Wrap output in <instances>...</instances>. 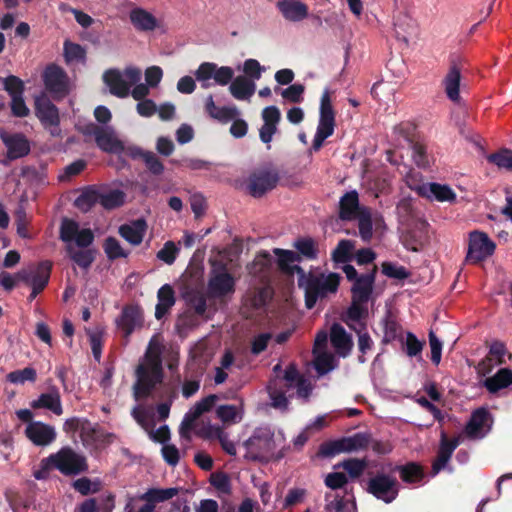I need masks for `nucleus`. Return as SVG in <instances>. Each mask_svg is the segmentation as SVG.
I'll use <instances>...</instances> for the list:
<instances>
[{
    "instance_id": "f257e3e1",
    "label": "nucleus",
    "mask_w": 512,
    "mask_h": 512,
    "mask_svg": "<svg viewBox=\"0 0 512 512\" xmlns=\"http://www.w3.org/2000/svg\"><path fill=\"white\" fill-rule=\"evenodd\" d=\"M161 355L162 344L156 336H153L143 360L136 369V382L133 386L136 400L148 396L158 384H161L163 379Z\"/></svg>"
},
{
    "instance_id": "f03ea898",
    "label": "nucleus",
    "mask_w": 512,
    "mask_h": 512,
    "mask_svg": "<svg viewBox=\"0 0 512 512\" xmlns=\"http://www.w3.org/2000/svg\"><path fill=\"white\" fill-rule=\"evenodd\" d=\"M267 390L271 400V406L286 410L288 401L294 395V391L299 398L308 399L312 391V385L308 379L301 377L294 365L288 366L282 377L276 376L270 380Z\"/></svg>"
},
{
    "instance_id": "7ed1b4c3",
    "label": "nucleus",
    "mask_w": 512,
    "mask_h": 512,
    "mask_svg": "<svg viewBox=\"0 0 512 512\" xmlns=\"http://www.w3.org/2000/svg\"><path fill=\"white\" fill-rule=\"evenodd\" d=\"M60 239L66 243L69 257L81 268L87 269L94 261V254L89 247L94 241V234L90 228H81L79 223L72 219H63L60 226Z\"/></svg>"
},
{
    "instance_id": "20e7f679",
    "label": "nucleus",
    "mask_w": 512,
    "mask_h": 512,
    "mask_svg": "<svg viewBox=\"0 0 512 512\" xmlns=\"http://www.w3.org/2000/svg\"><path fill=\"white\" fill-rule=\"evenodd\" d=\"M298 285L305 292V304L312 309L318 300L335 294L340 283V275L337 273H308L302 268H297Z\"/></svg>"
},
{
    "instance_id": "39448f33",
    "label": "nucleus",
    "mask_w": 512,
    "mask_h": 512,
    "mask_svg": "<svg viewBox=\"0 0 512 512\" xmlns=\"http://www.w3.org/2000/svg\"><path fill=\"white\" fill-rule=\"evenodd\" d=\"M282 440V434L276 436L269 426L257 427L253 434L244 442L245 458L249 460H263L273 453L277 442Z\"/></svg>"
},
{
    "instance_id": "423d86ee",
    "label": "nucleus",
    "mask_w": 512,
    "mask_h": 512,
    "mask_svg": "<svg viewBox=\"0 0 512 512\" xmlns=\"http://www.w3.org/2000/svg\"><path fill=\"white\" fill-rule=\"evenodd\" d=\"M42 466L45 469H57L64 475H77L88 469L86 458L70 447H63L42 459Z\"/></svg>"
},
{
    "instance_id": "0eeeda50",
    "label": "nucleus",
    "mask_w": 512,
    "mask_h": 512,
    "mask_svg": "<svg viewBox=\"0 0 512 512\" xmlns=\"http://www.w3.org/2000/svg\"><path fill=\"white\" fill-rule=\"evenodd\" d=\"M141 70L136 67H127L125 70L109 69L103 75V80L111 94L117 97H126L132 86L141 80Z\"/></svg>"
},
{
    "instance_id": "6e6552de",
    "label": "nucleus",
    "mask_w": 512,
    "mask_h": 512,
    "mask_svg": "<svg viewBox=\"0 0 512 512\" xmlns=\"http://www.w3.org/2000/svg\"><path fill=\"white\" fill-rule=\"evenodd\" d=\"M335 129V112L332 107L329 90L326 89L320 99L319 121L313 138L311 150L318 151L324 141L333 135Z\"/></svg>"
},
{
    "instance_id": "1a4fd4ad",
    "label": "nucleus",
    "mask_w": 512,
    "mask_h": 512,
    "mask_svg": "<svg viewBox=\"0 0 512 512\" xmlns=\"http://www.w3.org/2000/svg\"><path fill=\"white\" fill-rule=\"evenodd\" d=\"M496 249L495 242L482 231L469 233L468 251L465 261L470 264H478L491 257Z\"/></svg>"
},
{
    "instance_id": "9d476101",
    "label": "nucleus",
    "mask_w": 512,
    "mask_h": 512,
    "mask_svg": "<svg viewBox=\"0 0 512 512\" xmlns=\"http://www.w3.org/2000/svg\"><path fill=\"white\" fill-rule=\"evenodd\" d=\"M234 77V70L229 66H218L213 62H204L195 71V78L200 82L202 88H210L214 84L225 86Z\"/></svg>"
},
{
    "instance_id": "9b49d317",
    "label": "nucleus",
    "mask_w": 512,
    "mask_h": 512,
    "mask_svg": "<svg viewBox=\"0 0 512 512\" xmlns=\"http://www.w3.org/2000/svg\"><path fill=\"white\" fill-rule=\"evenodd\" d=\"M399 488L400 485L396 477L382 472L371 477L367 483V491L387 504L397 498Z\"/></svg>"
},
{
    "instance_id": "f8f14e48",
    "label": "nucleus",
    "mask_w": 512,
    "mask_h": 512,
    "mask_svg": "<svg viewBox=\"0 0 512 512\" xmlns=\"http://www.w3.org/2000/svg\"><path fill=\"white\" fill-rule=\"evenodd\" d=\"M43 82L46 90L57 100L64 98L72 89V83L64 69L55 64L45 68Z\"/></svg>"
},
{
    "instance_id": "ddd939ff",
    "label": "nucleus",
    "mask_w": 512,
    "mask_h": 512,
    "mask_svg": "<svg viewBox=\"0 0 512 512\" xmlns=\"http://www.w3.org/2000/svg\"><path fill=\"white\" fill-rule=\"evenodd\" d=\"M235 279L225 268L213 269L207 283V296L209 298H225L235 292Z\"/></svg>"
},
{
    "instance_id": "4468645a",
    "label": "nucleus",
    "mask_w": 512,
    "mask_h": 512,
    "mask_svg": "<svg viewBox=\"0 0 512 512\" xmlns=\"http://www.w3.org/2000/svg\"><path fill=\"white\" fill-rule=\"evenodd\" d=\"M328 334L320 331L315 337L313 355L314 367L319 375H325L336 367L334 355L327 351Z\"/></svg>"
},
{
    "instance_id": "2eb2a0df",
    "label": "nucleus",
    "mask_w": 512,
    "mask_h": 512,
    "mask_svg": "<svg viewBox=\"0 0 512 512\" xmlns=\"http://www.w3.org/2000/svg\"><path fill=\"white\" fill-rule=\"evenodd\" d=\"M24 434L37 447H48L57 438L56 428L42 421L30 422L26 425Z\"/></svg>"
},
{
    "instance_id": "dca6fc26",
    "label": "nucleus",
    "mask_w": 512,
    "mask_h": 512,
    "mask_svg": "<svg viewBox=\"0 0 512 512\" xmlns=\"http://www.w3.org/2000/svg\"><path fill=\"white\" fill-rule=\"evenodd\" d=\"M277 182L278 175L276 172L269 169H260L250 175L247 190L253 197H261L272 190Z\"/></svg>"
},
{
    "instance_id": "f3484780",
    "label": "nucleus",
    "mask_w": 512,
    "mask_h": 512,
    "mask_svg": "<svg viewBox=\"0 0 512 512\" xmlns=\"http://www.w3.org/2000/svg\"><path fill=\"white\" fill-rule=\"evenodd\" d=\"M91 134L97 146L104 152L120 154L124 152V143L118 138L112 126L94 127Z\"/></svg>"
},
{
    "instance_id": "a211bd4d",
    "label": "nucleus",
    "mask_w": 512,
    "mask_h": 512,
    "mask_svg": "<svg viewBox=\"0 0 512 512\" xmlns=\"http://www.w3.org/2000/svg\"><path fill=\"white\" fill-rule=\"evenodd\" d=\"M36 115L41 123L50 130L53 136L59 135V113L57 107L46 97H37L35 100Z\"/></svg>"
},
{
    "instance_id": "6ab92c4d",
    "label": "nucleus",
    "mask_w": 512,
    "mask_h": 512,
    "mask_svg": "<svg viewBox=\"0 0 512 512\" xmlns=\"http://www.w3.org/2000/svg\"><path fill=\"white\" fill-rule=\"evenodd\" d=\"M0 138L7 149L6 156L9 160L19 159L29 154L30 142L22 133L9 134L1 130Z\"/></svg>"
},
{
    "instance_id": "aec40b11",
    "label": "nucleus",
    "mask_w": 512,
    "mask_h": 512,
    "mask_svg": "<svg viewBox=\"0 0 512 512\" xmlns=\"http://www.w3.org/2000/svg\"><path fill=\"white\" fill-rule=\"evenodd\" d=\"M51 263L43 261L36 267L29 269H23L17 273L20 280L24 281L31 287L37 288V290L43 291L47 286L50 278Z\"/></svg>"
},
{
    "instance_id": "412c9836",
    "label": "nucleus",
    "mask_w": 512,
    "mask_h": 512,
    "mask_svg": "<svg viewBox=\"0 0 512 512\" xmlns=\"http://www.w3.org/2000/svg\"><path fill=\"white\" fill-rule=\"evenodd\" d=\"M216 401L215 395H210L201 401L197 402L184 416V419L180 426V436L187 441L191 438V429L197 418H199L204 412L209 411Z\"/></svg>"
},
{
    "instance_id": "4be33fe9",
    "label": "nucleus",
    "mask_w": 512,
    "mask_h": 512,
    "mask_svg": "<svg viewBox=\"0 0 512 512\" xmlns=\"http://www.w3.org/2000/svg\"><path fill=\"white\" fill-rule=\"evenodd\" d=\"M492 426L490 413L485 408L476 409L465 427L467 436L471 439H482Z\"/></svg>"
},
{
    "instance_id": "5701e85b",
    "label": "nucleus",
    "mask_w": 512,
    "mask_h": 512,
    "mask_svg": "<svg viewBox=\"0 0 512 512\" xmlns=\"http://www.w3.org/2000/svg\"><path fill=\"white\" fill-rule=\"evenodd\" d=\"M30 407L34 410L42 409L50 411L56 416H61L64 412L61 394L55 385H51L47 392L41 393L36 399L32 400Z\"/></svg>"
},
{
    "instance_id": "b1692460",
    "label": "nucleus",
    "mask_w": 512,
    "mask_h": 512,
    "mask_svg": "<svg viewBox=\"0 0 512 512\" xmlns=\"http://www.w3.org/2000/svg\"><path fill=\"white\" fill-rule=\"evenodd\" d=\"M365 445V438L360 435L344 438L321 445L320 453L325 457H331L341 452H351L362 448Z\"/></svg>"
},
{
    "instance_id": "393cba45",
    "label": "nucleus",
    "mask_w": 512,
    "mask_h": 512,
    "mask_svg": "<svg viewBox=\"0 0 512 512\" xmlns=\"http://www.w3.org/2000/svg\"><path fill=\"white\" fill-rule=\"evenodd\" d=\"M262 119L264 123L259 130V137L270 148V143L278 130L277 126L281 119L280 110L276 106H268L262 111Z\"/></svg>"
},
{
    "instance_id": "a878e982",
    "label": "nucleus",
    "mask_w": 512,
    "mask_h": 512,
    "mask_svg": "<svg viewBox=\"0 0 512 512\" xmlns=\"http://www.w3.org/2000/svg\"><path fill=\"white\" fill-rule=\"evenodd\" d=\"M200 436L207 440H218L222 449L230 456L237 453L236 444L229 439L224 427L216 424H208L200 431Z\"/></svg>"
},
{
    "instance_id": "bb28decb",
    "label": "nucleus",
    "mask_w": 512,
    "mask_h": 512,
    "mask_svg": "<svg viewBox=\"0 0 512 512\" xmlns=\"http://www.w3.org/2000/svg\"><path fill=\"white\" fill-rule=\"evenodd\" d=\"M418 191L421 196L438 202L452 203L456 200V193L447 184L424 183L419 187Z\"/></svg>"
},
{
    "instance_id": "cd10ccee",
    "label": "nucleus",
    "mask_w": 512,
    "mask_h": 512,
    "mask_svg": "<svg viewBox=\"0 0 512 512\" xmlns=\"http://www.w3.org/2000/svg\"><path fill=\"white\" fill-rule=\"evenodd\" d=\"M276 7L289 22H301L308 17V6L300 0H279Z\"/></svg>"
},
{
    "instance_id": "c85d7f7f",
    "label": "nucleus",
    "mask_w": 512,
    "mask_h": 512,
    "mask_svg": "<svg viewBox=\"0 0 512 512\" xmlns=\"http://www.w3.org/2000/svg\"><path fill=\"white\" fill-rule=\"evenodd\" d=\"M205 110L211 118L221 123H228L240 115L236 106H216L212 95L205 100Z\"/></svg>"
},
{
    "instance_id": "c756f323",
    "label": "nucleus",
    "mask_w": 512,
    "mask_h": 512,
    "mask_svg": "<svg viewBox=\"0 0 512 512\" xmlns=\"http://www.w3.org/2000/svg\"><path fill=\"white\" fill-rule=\"evenodd\" d=\"M362 208L357 191L346 192L339 201V217L342 220L356 219Z\"/></svg>"
},
{
    "instance_id": "7c9ffc66",
    "label": "nucleus",
    "mask_w": 512,
    "mask_h": 512,
    "mask_svg": "<svg viewBox=\"0 0 512 512\" xmlns=\"http://www.w3.org/2000/svg\"><path fill=\"white\" fill-rule=\"evenodd\" d=\"M330 341L336 353L341 356H347L353 346L351 337L340 324H333L330 331Z\"/></svg>"
},
{
    "instance_id": "2f4dec72",
    "label": "nucleus",
    "mask_w": 512,
    "mask_h": 512,
    "mask_svg": "<svg viewBox=\"0 0 512 512\" xmlns=\"http://www.w3.org/2000/svg\"><path fill=\"white\" fill-rule=\"evenodd\" d=\"M458 445V439L447 440L444 435L442 436L437 458L435 459L432 465L433 476L437 475L442 469H444L447 466L453 452L455 451Z\"/></svg>"
},
{
    "instance_id": "473e14b6",
    "label": "nucleus",
    "mask_w": 512,
    "mask_h": 512,
    "mask_svg": "<svg viewBox=\"0 0 512 512\" xmlns=\"http://www.w3.org/2000/svg\"><path fill=\"white\" fill-rule=\"evenodd\" d=\"M461 72L456 65H452L445 75L442 84L449 100L458 103L460 101Z\"/></svg>"
},
{
    "instance_id": "72a5a7b5",
    "label": "nucleus",
    "mask_w": 512,
    "mask_h": 512,
    "mask_svg": "<svg viewBox=\"0 0 512 512\" xmlns=\"http://www.w3.org/2000/svg\"><path fill=\"white\" fill-rule=\"evenodd\" d=\"M147 224L144 219H138L121 225L119 234L130 244L139 245L146 233Z\"/></svg>"
},
{
    "instance_id": "f704fd0d",
    "label": "nucleus",
    "mask_w": 512,
    "mask_h": 512,
    "mask_svg": "<svg viewBox=\"0 0 512 512\" xmlns=\"http://www.w3.org/2000/svg\"><path fill=\"white\" fill-rule=\"evenodd\" d=\"M373 284V273L360 275L352 286V300H355V302L367 303L373 290Z\"/></svg>"
},
{
    "instance_id": "c9c22d12",
    "label": "nucleus",
    "mask_w": 512,
    "mask_h": 512,
    "mask_svg": "<svg viewBox=\"0 0 512 512\" xmlns=\"http://www.w3.org/2000/svg\"><path fill=\"white\" fill-rule=\"evenodd\" d=\"M256 85L245 76H238L230 82L229 91L237 100H250L254 95Z\"/></svg>"
},
{
    "instance_id": "e433bc0d",
    "label": "nucleus",
    "mask_w": 512,
    "mask_h": 512,
    "mask_svg": "<svg viewBox=\"0 0 512 512\" xmlns=\"http://www.w3.org/2000/svg\"><path fill=\"white\" fill-rule=\"evenodd\" d=\"M158 303L155 309V317L157 320H161L174 306L175 304V293L173 288L169 284L163 285L157 293Z\"/></svg>"
},
{
    "instance_id": "4c0bfd02",
    "label": "nucleus",
    "mask_w": 512,
    "mask_h": 512,
    "mask_svg": "<svg viewBox=\"0 0 512 512\" xmlns=\"http://www.w3.org/2000/svg\"><path fill=\"white\" fill-rule=\"evenodd\" d=\"M216 416L222 422L223 427L237 424L244 416L243 404L220 405L216 408Z\"/></svg>"
},
{
    "instance_id": "58836bf2",
    "label": "nucleus",
    "mask_w": 512,
    "mask_h": 512,
    "mask_svg": "<svg viewBox=\"0 0 512 512\" xmlns=\"http://www.w3.org/2000/svg\"><path fill=\"white\" fill-rule=\"evenodd\" d=\"M273 264V256L267 251H262L256 255L253 263L248 267L249 273L259 278L261 281H264Z\"/></svg>"
},
{
    "instance_id": "ea45409f",
    "label": "nucleus",
    "mask_w": 512,
    "mask_h": 512,
    "mask_svg": "<svg viewBox=\"0 0 512 512\" xmlns=\"http://www.w3.org/2000/svg\"><path fill=\"white\" fill-rule=\"evenodd\" d=\"M512 384V370L509 368L499 369L493 376L483 381V386L492 394L507 388Z\"/></svg>"
},
{
    "instance_id": "a19ab883",
    "label": "nucleus",
    "mask_w": 512,
    "mask_h": 512,
    "mask_svg": "<svg viewBox=\"0 0 512 512\" xmlns=\"http://www.w3.org/2000/svg\"><path fill=\"white\" fill-rule=\"evenodd\" d=\"M128 154L132 158H141L149 171L155 175H159L164 171L163 164L151 151H144L139 147H129Z\"/></svg>"
},
{
    "instance_id": "79ce46f5",
    "label": "nucleus",
    "mask_w": 512,
    "mask_h": 512,
    "mask_svg": "<svg viewBox=\"0 0 512 512\" xmlns=\"http://www.w3.org/2000/svg\"><path fill=\"white\" fill-rule=\"evenodd\" d=\"M129 17L133 26L141 31H151L157 26L156 18L150 12L142 8L132 9Z\"/></svg>"
},
{
    "instance_id": "37998d69",
    "label": "nucleus",
    "mask_w": 512,
    "mask_h": 512,
    "mask_svg": "<svg viewBox=\"0 0 512 512\" xmlns=\"http://www.w3.org/2000/svg\"><path fill=\"white\" fill-rule=\"evenodd\" d=\"M366 303L355 302L352 300L351 306L348 308L345 322L352 330H358L359 328H366L363 319L367 315V309L365 308Z\"/></svg>"
},
{
    "instance_id": "c03bdc74",
    "label": "nucleus",
    "mask_w": 512,
    "mask_h": 512,
    "mask_svg": "<svg viewBox=\"0 0 512 512\" xmlns=\"http://www.w3.org/2000/svg\"><path fill=\"white\" fill-rule=\"evenodd\" d=\"M274 255L277 257V265L278 267L287 273H297V268H300L297 263L300 260L298 254L289 250H282L279 248H275L273 250Z\"/></svg>"
},
{
    "instance_id": "a18cd8bd",
    "label": "nucleus",
    "mask_w": 512,
    "mask_h": 512,
    "mask_svg": "<svg viewBox=\"0 0 512 512\" xmlns=\"http://www.w3.org/2000/svg\"><path fill=\"white\" fill-rule=\"evenodd\" d=\"M63 56L68 65H84L86 63V49L80 44L69 40L64 41Z\"/></svg>"
},
{
    "instance_id": "49530a36",
    "label": "nucleus",
    "mask_w": 512,
    "mask_h": 512,
    "mask_svg": "<svg viewBox=\"0 0 512 512\" xmlns=\"http://www.w3.org/2000/svg\"><path fill=\"white\" fill-rule=\"evenodd\" d=\"M179 493V489L175 487L170 488H150L145 493L139 496L140 500L151 502L155 507L157 503L165 502L172 499Z\"/></svg>"
},
{
    "instance_id": "de8ad7c7",
    "label": "nucleus",
    "mask_w": 512,
    "mask_h": 512,
    "mask_svg": "<svg viewBox=\"0 0 512 512\" xmlns=\"http://www.w3.org/2000/svg\"><path fill=\"white\" fill-rule=\"evenodd\" d=\"M141 320V314L137 309L126 308L122 312L118 325L123 330L125 336H129L140 325Z\"/></svg>"
},
{
    "instance_id": "09e8293b",
    "label": "nucleus",
    "mask_w": 512,
    "mask_h": 512,
    "mask_svg": "<svg viewBox=\"0 0 512 512\" xmlns=\"http://www.w3.org/2000/svg\"><path fill=\"white\" fill-rule=\"evenodd\" d=\"M183 297L198 316H203L206 313L207 302L203 292L196 289H188L185 291Z\"/></svg>"
},
{
    "instance_id": "8fccbe9b",
    "label": "nucleus",
    "mask_w": 512,
    "mask_h": 512,
    "mask_svg": "<svg viewBox=\"0 0 512 512\" xmlns=\"http://www.w3.org/2000/svg\"><path fill=\"white\" fill-rule=\"evenodd\" d=\"M325 512H353L354 506L350 499H343L336 494H326Z\"/></svg>"
},
{
    "instance_id": "3c124183",
    "label": "nucleus",
    "mask_w": 512,
    "mask_h": 512,
    "mask_svg": "<svg viewBox=\"0 0 512 512\" xmlns=\"http://www.w3.org/2000/svg\"><path fill=\"white\" fill-rule=\"evenodd\" d=\"M401 342L403 349L408 357H416L421 360V352L425 344L423 341H420L412 332H407L405 339H403Z\"/></svg>"
},
{
    "instance_id": "603ef678",
    "label": "nucleus",
    "mask_w": 512,
    "mask_h": 512,
    "mask_svg": "<svg viewBox=\"0 0 512 512\" xmlns=\"http://www.w3.org/2000/svg\"><path fill=\"white\" fill-rule=\"evenodd\" d=\"M125 202V193L115 189L105 193H99V204L105 209H114Z\"/></svg>"
},
{
    "instance_id": "864d4df0",
    "label": "nucleus",
    "mask_w": 512,
    "mask_h": 512,
    "mask_svg": "<svg viewBox=\"0 0 512 512\" xmlns=\"http://www.w3.org/2000/svg\"><path fill=\"white\" fill-rule=\"evenodd\" d=\"M395 470L399 471L400 477L405 483H417L423 478V472L420 466L416 465L415 463L397 466L395 467Z\"/></svg>"
},
{
    "instance_id": "5fc2aeb1",
    "label": "nucleus",
    "mask_w": 512,
    "mask_h": 512,
    "mask_svg": "<svg viewBox=\"0 0 512 512\" xmlns=\"http://www.w3.org/2000/svg\"><path fill=\"white\" fill-rule=\"evenodd\" d=\"M7 381L12 384L22 385L26 382H35L37 379V372L32 367H26L22 370H15L7 374Z\"/></svg>"
},
{
    "instance_id": "6e6d98bb",
    "label": "nucleus",
    "mask_w": 512,
    "mask_h": 512,
    "mask_svg": "<svg viewBox=\"0 0 512 512\" xmlns=\"http://www.w3.org/2000/svg\"><path fill=\"white\" fill-rule=\"evenodd\" d=\"M96 203H99V192L89 188L83 191L75 200V206L81 211H89Z\"/></svg>"
},
{
    "instance_id": "4d7b16f0",
    "label": "nucleus",
    "mask_w": 512,
    "mask_h": 512,
    "mask_svg": "<svg viewBox=\"0 0 512 512\" xmlns=\"http://www.w3.org/2000/svg\"><path fill=\"white\" fill-rule=\"evenodd\" d=\"M359 234L364 241H369L372 237V217L368 208H362L358 216Z\"/></svg>"
},
{
    "instance_id": "13d9d810",
    "label": "nucleus",
    "mask_w": 512,
    "mask_h": 512,
    "mask_svg": "<svg viewBox=\"0 0 512 512\" xmlns=\"http://www.w3.org/2000/svg\"><path fill=\"white\" fill-rule=\"evenodd\" d=\"M487 160L496 165L499 169L512 171V151L509 149H503L490 154L487 156Z\"/></svg>"
},
{
    "instance_id": "bf43d9fd",
    "label": "nucleus",
    "mask_w": 512,
    "mask_h": 512,
    "mask_svg": "<svg viewBox=\"0 0 512 512\" xmlns=\"http://www.w3.org/2000/svg\"><path fill=\"white\" fill-rule=\"evenodd\" d=\"M354 249V243L351 240H341L332 253V259L336 263H346Z\"/></svg>"
},
{
    "instance_id": "052dcab7",
    "label": "nucleus",
    "mask_w": 512,
    "mask_h": 512,
    "mask_svg": "<svg viewBox=\"0 0 512 512\" xmlns=\"http://www.w3.org/2000/svg\"><path fill=\"white\" fill-rule=\"evenodd\" d=\"M103 248L110 260L122 257L125 258L129 254L122 248L120 242L114 237H108L103 244Z\"/></svg>"
},
{
    "instance_id": "680f3d73",
    "label": "nucleus",
    "mask_w": 512,
    "mask_h": 512,
    "mask_svg": "<svg viewBox=\"0 0 512 512\" xmlns=\"http://www.w3.org/2000/svg\"><path fill=\"white\" fill-rule=\"evenodd\" d=\"M412 157L415 164L420 168H427L431 165L432 159L428 154V149L422 143L413 144Z\"/></svg>"
},
{
    "instance_id": "e2e57ef3",
    "label": "nucleus",
    "mask_w": 512,
    "mask_h": 512,
    "mask_svg": "<svg viewBox=\"0 0 512 512\" xmlns=\"http://www.w3.org/2000/svg\"><path fill=\"white\" fill-rule=\"evenodd\" d=\"M307 496V491L304 488L301 487H294L291 488L287 495L285 496L283 507L284 508H291L298 504H301L304 502L305 498Z\"/></svg>"
},
{
    "instance_id": "0e129e2a",
    "label": "nucleus",
    "mask_w": 512,
    "mask_h": 512,
    "mask_svg": "<svg viewBox=\"0 0 512 512\" xmlns=\"http://www.w3.org/2000/svg\"><path fill=\"white\" fill-rule=\"evenodd\" d=\"M367 463L365 460L348 459L338 465L342 467L352 478L359 477L365 470Z\"/></svg>"
},
{
    "instance_id": "69168bd1",
    "label": "nucleus",
    "mask_w": 512,
    "mask_h": 512,
    "mask_svg": "<svg viewBox=\"0 0 512 512\" xmlns=\"http://www.w3.org/2000/svg\"><path fill=\"white\" fill-rule=\"evenodd\" d=\"M294 246L303 256L308 259H315L317 257L315 242L310 238L298 239Z\"/></svg>"
},
{
    "instance_id": "338daca9",
    "label": "nucleus",
    "mask_w": 512,
    "mask_h": 512,
    "mask_svg": "<svg viewBox=\"0 0 512 512\" xmlns=\"http://www.w3.org/2000/svg\"><path fill=\"white\" fill-rule=\"evenodd\" d=\"M324 483L328 488L338 490L346 487L348 478L342 472H332L326 475Z\"/></svg>"
},
{
    "instance_id": "774afa93",
    "label": "nucleus",
    "mask_w": 512,
    "mask_h": 512,
    "mask_svg": "<svg viewBox=\"0 0 512 512\" xmlns=\"http://www.w3.org/2000/svg\"><path fill=\"white\" fill-rule=\"evenodd\" d=\"M178 253V248L172 241L164 244L163 248L158 251L157 258L164 263L171 265L175 262Z\"/></svg>"
}]
</instances>
